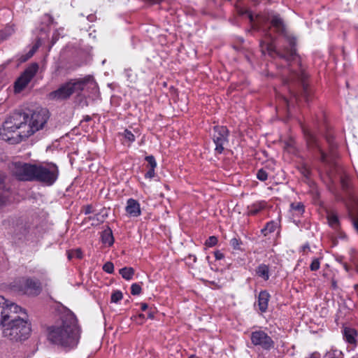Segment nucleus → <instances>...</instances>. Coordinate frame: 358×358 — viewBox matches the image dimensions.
Listing matches in <instances>:
<instances>
[{
  "instance_id": "nucleus-46",
  "label": "nucleus",
  "mask_w": 358,
  "mask_h": 358,
  "mask_svg": "<svg viewBox=\"0 0 358 358\" xmlns=\"http://www.w3.org/2000/svg\"><path fill=\"white\" fill-rule=\"evenodd\" d=\"M91 212H92L91 211V206H87L86 209H85V214H90V213H91Z\"/></svg>"
},
{
  "instance_id": "nucleus-12",
  "label": "nucleus",
  "mask_w": 358,
  "mask_h": 358,
  "mask_svg": "<svg viewBox=\"0 0 358 358\" xmlns=\"http://www.w3.org/2000/svg\"><path fill=\"white\" fill-rule=\"evenodd\" d=\"M50 343L55 344L64 350L75 348L78 343V337H49Z\"/></svg>"
},
{
  "instance_id": "nucleus-1",
  "label": "nucleus",
  "mask_w": 358,
  "mask_h": 358,
  "mask_svg": "<svg viewBox=\"0 0 358 358\" xmlns=\"http://www.w3.org/2000/svg\"><path fill=\"white\" fill-rule=\"evenodd\" d=\"M49 117V110L44 108H38L30 115L14 113L6 119L0 129V139L10 144L18 143L45 128Z\"/></svg>"
},
{
  "instance_id": "nucleus-50",
  "label": "nucleus",
  "mask_w": 358,
  "mask_h": 358,
  "mask_svg": "<svg viewBox=\"0 0 358 358\" xmlns=\"http://www.w3.org/2000/svg\"><path fill=\"white\" fill-rule=\"evenodd\" d=\"M339 237L341 238H346V235L345 234V233L341 231V232H339Z\"/></svg>"
},
{
  "instance_id": "nucleus-36",
  "label": "nucleus",
  "mask_w": 358,
  "mask_h": 358,
  "mask_svg": "<svg viewBox=\"0 0 358 358\" xmlns=\"http://www.w3.org/2000/svg\"><path fill=\"white\" fill-rule=\"evenodd\" d=\"M103 270L108 273H112L114 271V265L112 262H108L103 266Z\"/></svg>"
},
{
  "instance_id": "nucleus-54",
  "label": "nucleus",
  "mask_w": 358,
  "mask_h": 358,
  "mask_svg": "<svg viewBox=\"0 0 358 358\" xmlns=\"http://www.w3.org/2000/svg\"><path fill=\"white\" fill-rule=\"evenodd\" d=\"M284 99V101H285V103H287V106L288 107V108H289V101H288L286 98H283Z\"/></svg>"
},
{
  "instance_id": "nucleus-6",
  "label": "nucleus",
  "mask_w": 358,
  "mask_h": 358,
  "mask_svg": "<svg viewBox=\"0 0 358 358\" xmlns=\"http://www.w3.org/2000/svg\"><path fill=\"white\" fill-rule=\"evenodd\" d=\"M306 76L300 70L299 72L290 71V76L289 79L285 80V84L287 85L288 90L292 96L297 101L300 94L306 99L309 100L310 92L308 89V84L306 83Z\"/></svg>"
},
{
  "instance_id": "nucleus-34",
  "label": "nucleus",
  "mask_w": 358,
  "mask_h": 358,
  "mask_svg": "<svg viewBox=\"0 0 358 358\" xmlns=\"http://www.w3.org/2000/svg\"><path fill=\"white\" fill-rule=\"evenodd\" d=\"M125 72L127 80L130 83H135L136 80V75L133 73L131 69H126Z\"/></svg>"
},
{
  "instance_id": "nucleus-49",
  "label": "nucleus",
  "mask_w": 358,
  "mask_h": 358,
  "mask_svg": "<svg viewBox=\"0 0 358 358\" xmlns=\"http://www.w3.org/2000/svg\"><path fill=\"white\" fill-rule=\"evenodd\" d=\"M309 249H310V248H309L308 244H306L302 247V250L303 252H305L306 250H309Z\"/></svg>"
},
{
  "instance_id": "nucleus-41",
  "label": "nucleus",
  "mask_w": 358,
  "mask_h": 358,
  "mask_svg": "<svg viewBox=\"0 0 358 358\" xmlns=\"http://www.w3.org/2000/svg\"><path fill=\"white\" fill-rule=\"evenodd\" d=\"M356 335H357V331L355 329L348 328V327H345L344 329L343 336H356Z\"/></svg>"
},
{
  "instance_id": "nucleus-25",
  "label": "nucleus",
  "mask_w": 358,
  "mask_h": 358,
  "mask_svg": "<svg viewBox=\"0 0 358 358\" xmlns=\"http://www.w3.org/2000/svg\"><path fill=\"white\" fill-rule=\"evenodd\" d=\"M238 13L240 15L245 16L248 17L251 22L254 21V16L249 10L245 8H239L238 10Z\"/></svg>"
},
{
  "instance_id": "nucleus-52",
  "label": "nucleus",
  "mask_w": 358,
  "mask_h": 358,
  "mask_svg": "<svg viewBox=\"0 0 358 358\" xmlns=\"http://www.w3.org/2000/svg\"><path fill=\"white\" fill-rule=\"evenodd\" d=\"M251 336H263V335L262 334H259L257 331H255V332H252Z\"/></svg>"
},
{
  "instance_id": "nucleus-2",
  "label": "nucleus",
  "mask_w": 358,
  "mask_h": 358,
  "mask_svg": "<svg viewBox=\"0 0 358 358\" xmlns=\"http://www.w3.org/2000/svg\"><path fill=\"white\" fill-rule=\"evenodd\" d=\"M22 310L21 307L0 296V327L4 331H10L8 336H27L31 333L27 320L13 315Z\"/></svg>"
},
{
  "instance_id": "nucleus-38",
  "label": "nucleus",
  "mask_w": 358,
  "mask_h": 358,
  "mask_svg": "<svg viewBox=\"0 0 358 358\" xmlns=\"http://www.w3.org/2000/svg\"><path fill=\"white\" fill-rule=\"evenodd\" d=\"M217 243V238L216 236H210L206 241V245L208 247H213Z\"/></svg>"
},
{
  "instance_id": "nucleus-40",
  "label": "nucleus",
  "mask_w": 358,
  "mask_h": 358,
  "mask_svg": "<svg viewBox=\"0 0 358 358\" xmlns=\"http://www.w3.org/2000/svg\"><path fill=\"white\" fill-rule=\"evenodd\" d=\"M320 263L318 259H314L310 265V268L313 271H317L320 268Z\"/></svg>"
},
{
  "instance_id": "nucleus-55",
  "label": "nucleus",
  "mask_w": 358,
  "mask_h": 358,
  "mask_svg": "<svg viewBox=\"0 0 358 358\" xmlns=\"http://www.w3.org/2000/svg\"><path fill=\"white\" fill-rule=\"evenodd\" d=\"M327 141H328V143H329V145H330V146H331V147H332V148H333V147L334 146V145H333V143H331L330 138H329V137L327 138Z\"/></svg>"
},
{
  "instance_id": "nucleus-8",
  "label": "nucleus",
  "mask_w": 358,
  "mask_h": 358,
  "mask_svg": "<svg viewBox=\"0 0 358 358\" xmlns=\"http://www.w3.org/2000/svg\"><path fill=\"white\" fill-rule=\"evenodd\" d=\"M8 169L16 179L20 181H34L35 164L24 162H12L8 165Z\"/></svg>"
},
{
  "instance_id": "nucleus-59",
  "label": "nucleus",
  "mask_w": 358,
  "mask_h": 358,
  "mask_svg": "<svg viewBox=\"0 0 358 358\" xmlns=\"http://www.w3.org/2000/svg\"><path fill=\"white\" fill-rule=\"evenodd\" d=\"M352 358H358V357H352Z\"/></svg>"
},
{
  "instance_id": "nucleus-11",
  "label": "nucleus",
  "mask_w": 358,
  "mask_h": 358,
  "mask_svg": "<svg viewBox=\"0 0 358 358\" xmlns=\"http://www.w3.org/2000/svg\"><path fill=\"white\" fill-rule=\"evenodd\" d=\"M213 139L215 144V151L220 154L224 150V144L227 141L228 130L223 126L214 127Z\"/></svg>"
},
{
  "instance_id": "nucleus-51",
  "label": "nucleus",
  "mask_w": 358,
  "mask_h": 358,
  "mask_svg": "<svg viewBox=\"0 0 358 358\" xmlns=\"http://www.w3.org/2000/svg\"><path fill=\"white\" fill-rule=\"evenodd\" d=\"M331 286L336 289L337 287L336 282L334 280H332L331 281Z\"/></svg>"
},
{
  "instance_id": "nucleus-57",
  "label": "nucleus",
  "mask_w": 358,
  "mask_h": 358,
  "mask_svg": "<svg viewBox=\"0 0 358 358\" xmlns=\"http://www.w3.org/2000/svg\"><path fill=\"white\" fill-rule=\"evenodd\" d=\"M189 358H198L197 357H196L194 355H192L189 357Z\"/></svg>"
},
{
  "instance_id": "nucleus-44",
  "label": "nucleus",
  "mask_w": 358,
  "mask_h": 358,
  "mask_svg": "<svg viewBox=\"0 0 358 358\" xmlns=\"http://www.w3.org/2000/svg\"><path fill=\"white\" fill-rule=\"evenodd\" d=\"M215 257L216 259H222L224 258V255L220 251H216L215 252Z\"/></svg>"
},
{
  "instance_id": "nucleus-3",
  "label": "nucleus",
  "mask_w": 358,
  "mask_h": 358,
  "mask_svg": "<svg viewBox=\"0 0 358 358\" xmlns=\"http://www.w3.org/2000/svg\"><path fill=\"white\" fill-rule=\"evenodd\" d=\"M271 25L275 29L276 31L280 34L285 36L289 47H284L282 50H278L272 43H261L260 47L263 54L267 52L271 57L276 55L281 59H285L287 62H291L295 60L298 55L295 48L296 38L285 34V27L283 20L279 15H273L271 20Z\"/></svg>"
},
{
  "instance_id": "nucleus-28",
  "label": "nucleus",
  "mask_w": 358,
  "mask_h": 358,
  "mask_svg": "<svg viewBox=\"0 0 358 358\" xmlns=\"http://www.w3.org/2000/svg\"><path fill=\"white\" fill-rule=\"evenodd\" d=\"M273 342L271 340V337L270 338H262L261 346L264 349H269L273 346Z\"/></svg>"
},
{
  "instance_id": "nucleus-13",
  "label": "nucleus",
  "mask_w": 358,
  "mask_h": 358,
  "mask_svg": "<svg viewBox=\"0 0 358 358\" xmlns=\"http://www.w3.org/2000/svg\"><path fill=\"white\" fill-rule=\"evenodd\" d=\"M20 290L25 294L36 296L41 293V287L38 280L26 279L23 280V285Z\"/></svg>"
},
{
  "instance_id": "nucleus-10",
  "label": "nucleus",
  "mask_w": 358,
  "mask_h": 358,
  "mask_svg": "<svg viewBox=\"0 0 358 358\" xmlns=\"http://www.w3.org/2000/svg\"><path fill=\"white\" fill-rule=\"evenodd\" d=\"M38 70V64L37 63H32L30 64L17 78L15 83V92H20L23 90L31 79L35 76Z\"/></svg>"
},
{
  "instance_id": "nucleus-43",
  "label": "nucleus",
  "mask_w": 358,
  "mask_h": 358,
  "mask_svg": "<svg viewBox=\"0 0 358 358\" xmlns=\"http://www.w3.org/2000/svg\"><path fill=\"white\" fill-rule=\"evenodd\" d=\"M155 176V169L150 168L148 171L145 173V176L148 178H152Z\"/></svg>"
},
{
  "instance_id": "nucleus-23",
  "label": "nucleus",
  "mask_w": 358,
  "mask_h": 358,
  "mask_svg": "<svg viewBox=\"0 0 358 358\" xmlns=\"http://www.w3.org/2000/svg\"><path fill=\"white\" fill-rule=\"evenodd\" d=\"M40 45H41V43H40L39 41H37V43L31 48V49L24 56V57L22 58V61L25 62L28 59L31 58L34 55V53L36 52V51L37 50V49L38 48Z\"/></svg>"
},
{
  "instance_id": "nucleus-35",
  "label": "nucleus",
  "mask_w": 358,
  "mask_h": 358,
  "mask_svg": "<svg viewBox=\"0 0 358 358\" xmlns=\"http://www.w3.org/2000/svg\"><path fill=\"white\" fill-rule=\"evenodd\" d=\"M145 160L148 162V165L150 168L155 169L157 166V163L155 157L152 155L147 156L145 157Z\"/></svg>"
},
{
  "instance_id": "nucleus-20",
  "label": "nucleus",
  "mask_w": 358,
  "mask_h": 358,
  "mask_svg": "<svg viewBox=\"0 0 358 358\" xmlns=\"http://www.w3.org/2000/svg\"><path fill=\"white\" fill-rule=\"evenodd\" d=\"M327 220L329 224L334 229H338L339 221L336 215L333 213H329L327 215Z\"/></svg>"
},
{
  "instance_id": "nucleus-21",
  "label": "nucleus",
  "mask_w": 358,
  "mask_h": 358,
  "mask_svg": "<svg viewBox=\"0 0 358 358\" xmlns=\"http://www.w3.org/2000/svg\"><path fill=\"white\" fill-rule=\"evenodd\" d=\"M264 208V205L262 203H254L250 207H249L248 215H255Z\"/></svg>"
},
{
  "instance_id": "nucleus-26",
  "label": "nucleus",
  "mask_w": 358,
  "mask_h": 358,
  "mask_svg": "<svg viewBox=\"0 0 358 358\" xmlns=\"http://www.w3.org/2000/svg\"><path fill=\"white\" fill-rule=\"evenodd\" d=\"M292 210L298 213V214H302L304 211V206L302 203H292L290 205Z\"/></svg>"
},
{
  "instance_id": "nucleus-9",
  "label": "nucleus",
  "mask_w": 358,
  "mask_h": 358,
  "mask_svg": "<svg viewBox=\"0 0 358 358\" xmlns=\"http://www.w3.org/2000/svg\"><path fill=\"white\" fill-rule=\"evenodd\" d=\"M306 137L309 147H315L317 148L320 154V160L324 166V171L329 178H331L333 176L332 169L336 166V163L334 162V154L332 153L329 157H328L326 153L321 150L318 144L317 139L314 134L308 132L306 134Z\"/></svg>"
},
{
  "instance_id": "nucleus-27",
  "label": "nucleus",
  "mask_w": 358,
  "mask_h": 358,
  "mask_svg": "<svg viewBox=\"0 0 358 358\" xmlns=\"http://www.w3.org/2000/svg\"><path fill=\"white\" fill-rule=\"evenodd\" d=\"M106 216H107V215L96 214L92 217H89V219L93 221H96V222H93L92 224H98L99 223H102L104 221Z\"/></svg>"
},
{
  "instance_id": "nucleus-32",
  "label": "nucleus",
  "mask_w": 358,
  "mask_h": 358,
  "mask_svg": "<svg viewBox=\"0 0 358 358\" xmlns=\"http://www.w3.org/2000/svg\"><path fill=\"white\" fill-rule=\"evenodd\" d=\"M124 138L128 141L129 143H131L135 141L134 135L129 130L125 129L122 134Z\"/></svg>"
},
{
  "instance_id": "nucleus-47",
  "label": "nucleus",
  "mask_w": 358,
  "mask_h": 358,
  "mask_svg": "<svg viewBox=\"0 0 358 358\" xmlns=\"http://www.w3.org/2000/svg\"><path fill=\"white\" fill-rule=\"evenodd\" d=\"M148 308V304L146 303H141V310L143 311H145Z\"/></svg>"
},
{
  "instance_id": "nucleus-14",
  "label": "nucleus",
  "mask_w": 358,
  "mask_h": 358,
  "mask_svg": "<svg viewBox=\"0 0 358 358\" xmlns=\"http://www.w3.org/2000/svg\"><path fill=\"white\" fill-rule=\"evenodd\" d=\"M10 195V188L6 182V176L0 173V208L8 203Z\"/></svg>"
},
{
  "instance_id": "nucleus-5",
  "label": "nucleus",
  "mask_w": 358,
  "mask_h": 358,
  "mask_svg": "<svg viewBox=\"0 0 358 358\" xmlns=\"http://www.w3.org/2000/svg\"><path fill=\"white\" fill-rule=\"evenodd\" d=\"M52 336H80L82 331L78 320L73 313H67L61 321L48 327Z\"/></svg>"
},
{
  "instance_id": "nucleus-48",
  "label": "nucleus",
  "mask_w": 358,
  "mask_h": 358,
  "mask_svg": "<svg viewBox=\"0 0 358 358\" xmlns=\"http://www.w3.org/2000/svg\"><path fill=\"white\" fill-rule=\"evenodd\" d=\"M57 36L54 34L52 38V43L54 44L57 41Z\"/></svg>"
},
{
  "instance_id": "nucleus-15",
  "label": "nucleus",
  "mask_w": 358,
  "mask_h": 358,
  "mask_svg": "<svg viewBox=\"0 0 358 358\" xmlns=\"http://www.w3.org/2000/svg\"><path fill=\"white\" fill-rule=\"evenodd\" d=\"M127 213L131 217H138L141 215L139 203L133 199L127 200L126 206Z\"/></svg>"
},
{
  "instance_id": "nucleus-53",
  "label": "nucleus",
  "mask_w": 358,
  "mask_h": 358,
  "mask_svg": "<svg viewBox=\"0 0 358 358\" xmlns=\"http://www.w3.org/2000/svg\"><path fill=\"white\" fill-rule=\"evenodd\" d=\"M343 267L345 269V271H349V266H348V264L346 263L343 264Z\"/></svg>"
},
{
  "instance_id": "nucleus-19",
  "label": "nucleus",
  "mask_w": 358,
  "mask_h": 358,
  "mask_svg": "<svg viewBox=\"0 0 358 358\" xmlns=\"http://www.w3.org/2000/svg\"><path fill=\"white\" fill-rule=\"evenodd\" d=\"M119 273L126 280H130L134 275V269L132 267H124L120 269Z\"/></svg>"
},
{
  "instance_id": "nucleus-56",
  "label": "nucleus",
  "mask_w": 358,
  "mask_h": 358,
  "mask_svg": "<svg viewBox=\"0 0 358 358\" xmlns=\"http://www.w3.org/2000/svg\"><path fill=\"white\" fill-rule=\"evenodd\" d=\"M85 120L86 121H90V120H91V117H90V116H88V115H87V116H86V117H85Z\"/></svg>"
},
{
  "instance_id": "nucleus-33",
  "label": "nucleus",
  "mask_w": 358,
  "mask_h": 358,
  "mask_svg": "<svg viewBox=\"0 0 358 358\" xmlns=\"http://www.w3.org/2000/svg\"><path fill=\"white\" fill-rule=\"evenodd\" d=\"M141 292V287L139 284L134 283L131 286V294L132 295H138Z\"/></svg>"
},
{
  "instance_id": "nucleus-31",
  "label": "nucleus",
  "mask_w": 358,
  "mask_h": 358,
  "mask_svg": "<svg viewBox=\"0 0 358 358\" xmlns=\"http://www.w3.org/2000/svg\"><path fill=\"white\" fill-rule=\"evenodd\" d=\"M68 257H69V259H72L74 257L78 258V259H81L82 258V252L80 249L71 250L69 252Z\"/></svg>"
},
{
  "instance_id": "nucleus-22",
  "label": "nucleus",
  "mask_w": 358,
  "mask_h": 358,
  "mask_svg": "<svg viewBox=\"0 0 358 358\" xmlns=\"http://www.w3.org/2000/svg\"><path fill=\"white\" fill-rule=\"evenodd\" d=\"M277 227V224L274 222H270L266 224L265 227L262 230L264 236H266L269 233L273 232Z\"/></svg>"
},
{
  "instance_id": "nucleus-29",
  "label": "nucleus",
  "mask_w": 358,
  "mask_h": 358,
  "mask_svg": "<svg viewBox=\"0 0 358 358\" xmlns=\"http://www.w3.org/2000/svg\"><path fill=\"white\" fill-rule=\"evenodd\" d=\"M257 178L261 181H265L268 178V173L264 169H261L257 171Z\"/></svg>"
},
{
  "instance_id": "nucleus-37",
  "label": "nucleus",
  "mask_w": 358,
  "mask_h": 358,
  "mask_svg": "<svg viewBox=\"0 0 358 358\" xmlns=\"http://www.w3.org/2000/svg\"><path fill=\"white\" fill-rule=\"evenodd\" d=\"M340 180L342 185L343 189H348L349 187V180L347 176H341Z\"/></svg>"
},
{
  "instance_id": "nucleus-39",
  "label": "nucleus",
  "mask_w": 358,
  "mask_h": 358,
  "mask_svg": "<svg viewBox=\"0 0 358 358\" xmlns=\"http://www.w3.org/2000/svg\"><path fill=\"white\" fill-rule=\"evenodd\" d=\"M301 173L306 178H309L310 176V170L305 165L301 166L299 169Z\"/></svg>"
},
{
  "instance_id": "nucleus-30",
  "label": "nucleus",
  "mask_w": 358,
  "mask_h": 358,
  "mask_svg": "<svg viewBox=\"0 0 358 358\" xmlns=\"http://www.w3.org/2000/svg\"><path fill=\"white\" fill-rule=\"evenodd\" d=\"M230 245L234 250H241L242 241L239 238H234L230 241Z\"/></svg>"
},
{
  "instance_id": "nucleus-7",
  "label": "nucleus",
  "mask_w": 358,
  "mask_h": 358,
  "mask_svg": "<svg viewBox=\"0 0 358 358\" xmlns=\"http://www.w3.org/2000/svg\"><path fill=\"white\" fill-rule=\"evenodd\" d=\"M58 176L59 169L55 164H35L34 181L50 186L56 182Z\"/></svg>"
},
{
  "instance_id": "nucleus-58",
  "label": "nucleus",
  "mask_w": 358,
  "mask_h": 358,
  "mask_svg": "<svg viewBox=\"0 0 358 358\" xmlns=\"http://www.w3.org/2000/svg\"><path fill=\"white\" fill-rule=\"evenodd\" d=\"M353 253L355 254V256L358 257V252L356 251H353Z\"/></svg>"
},
{
  "instance_id": "nucleus-4",
  "label": "nucleus",
  "mask_w": 358,
  "mask_h": 358,
  "mask_svg": "<svg viewBox=\"0 0 358 358\" xmlns=\"http://www.w3.org/2000/svg\"><path fill=\"white\" fill-rule=\"evenodd\" d=\"M91 82L94 83L91 77L83 79L71 80L62 85L57 90L50 92L48 98L52 101H62L69 99L73 93H80L84 90L86 85Z\"/></svg>"
},
{
  "instance_id": "nucleus-17",
  "label": "nucleus",
  "mask_w": 358,
  "mask_h": 358,
  "mask_svg": "<svg viewBox=\"0 0 358 358\" xmlns=\"http://www.w3.org/2000/svg\"><path fill=\"white\" fill-rule=\"evenodd\" d=\"M269 266L261 264H259L255 270L256 274L258 277L262 278L264 280H267L269 279Z\"/></svg>"
},
{
  "instance_id": "nucleus-42",
  "label": "nucleus",
  "mask_w": 358,
  "mask_h": 358,
  "mask_svg": "<svg viewBox=\"0 0 358 358\" xmlns=\"http://www.w3.org/2000/svg\"><path fill=\"white\" fill-rule=\"evenodd\" d=\"M262 338H270V337H252V343L255 345H261Z\"/></svg>"
},
{
  "instance_id": "nucleus-18",
  "label": "nucleus",
  "mask_w": 358,
  "mask_h": 358,
  "mask_svg": "<svg viewBox=\"0 0 358 358\" xmlns=\"http://www.w3.org/2000/svg\"><path fill=\"white\" fill-rule=\"evenodd\" d=\"M101 239L103 243L105 245L111 246L113 244L114 238L112 230L110 228H107L102 232Z\"/></svg>"
},
{
  "instance_id": "nucleus-45",
  "label": "nucleus",
  "mask_w": 358,
  "mask_h": 358,
  "mask_svg": "<svg viewBox=\"0 0 358 358\" xmlns=\"http://www.w3.org/2000/svg\"><path fill=\"white\" fill-rule=\"evenodd\" d=\"M347 341L350 343H356V337H346Z\"/></svg>"
},
{
  "instance_id": "nucleus-16",
  "label": "nucleus",
  "mask_w": 358,
  "mask_h": 358,
  "mask_svg": "<svg viewBox=\"0 0 358 358\" xmlns=\"http://www.w3.org/2000/svg\"><path fill=\"white\" fill-rule=\"evenodd\" d=\"M270 299L269 293L266 291H261L258 295V306L261 312L264 313L268 308V304Z\"/></svg>"
},
{
  "instance_id": "nucleus-24",
  "label": "nucleus",
  "mask_w": 358,
  "mask_h": 358,
  "mask_svg": "<svg viewBox=\"0 0 358 358\" xmlns=\"http://www.w3.org/2000/svg\"><path fill=\"white\" fill-rule=\"evenodd\" d=\"M122 297H123V294H122V292L120 290H116V291L113 292L111 294L110 302L111 303H117L120 300L122 299Z\"/></svg>"
}]
</instances>
